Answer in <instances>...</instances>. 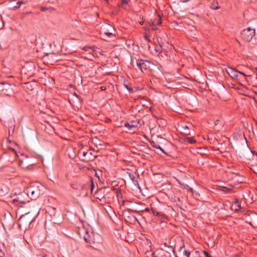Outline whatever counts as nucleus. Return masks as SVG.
<instances>
[{
  "instance_id": "13",
  "label": "nucleus",
  "mask_w": 257,
  "mask_h": 257,
  "mask_svg": "<svg viewBox=\"0 0 257 257\" xmlns=\"http://www.w3.org/2000/svg\"><path fill=\"white\" fill-rule=\"evenodd\" d=\"M152 213L153 214L158 217V219L160 221V223H164L166 222V220L167 219V216L163 214L161 212H158L157 210H155L153 208H151V209Z\"/></svg>"
},
{
  "instance_id": "10",
  "label": "nucleus",
  "mask_w": 257,
  "mask_h": 257,
  "mask_svg": "<svg viewBox=\"0 0 257 257\" xmlns=\"http://www.w3.org/2000/svg\"><path fill=\"white\" fill-rule=\"evenodd\" d=\"M254 35L255 30L252 29L250 28L243 30L241 33V36L242 38L247 42L251 41Z\"/></svg>"
},
{
  "instance_id": "36",
  "label": "nucleus",
  "mask_w": 257,
  "mask_h": 257,
  "mask_svg": "<svg viewBox=\"0 0 257 257\" xmlns=\"http://www.w3.org/2000/svg\"><path fill=\"white\" fill-rule=\"evenodd\" d=\"M100 89H101V90H104L106 89V87L105 86H101L100 87Z\"/></svg>"
},
{
  "instance_id": "28",
  "label": "nucleus",
  "mask_w": 257,
  "mask_h": 257,
  "mask_svg": "<svg viewBox=\"0 0 257 257\" xmlns=\"http://www.w3.org/2000/svg\"><path fill=\"white\" fill-rule=\"evenodd\" d=\"M126 89L130 91L131 93H133L134 92V89L133 88L128 87L127 85H124Z\"/></svg>"
},
{
  "instance_id": "35",
  "label": "nucleus",
  "mask_w": 257,
  "mask_h": 257,
  "mask_svg": "<svg viewBox=\"0 0 257 257\" xmlns=\"http://www.w3.org/2000/svg\"><path fill=\"white\" fill-rule=\"evenodd\" d=\"M84 239H85V240L86 242H88V243H91V240H90V239H88V238H87L86 237H84Z\"/></svg>"
},
{
  "instance_id": "30",
  "label": "nucleus",
  "mask_w": 257,
  "mask_h": 257,
  "mask_svg": "<svg viewBox=\"0 0 257 257\" xmlns=\"http://www.w3.org/2000/svg\"><path fill=\"white\" fill-rule=\"evenodd\" d=\"M94 188V183H93V182L92 180H91V193H93V191Z\"/></svg>"
},
{
  "instance_id": "1",
  "label": "nucleus",
  "mask_w": 257,
  "mask_h": 257,
  "mask_svg": "<svg viewBox=\"0 0 257 257\" xmlns=\"http://www.w3.org/2000/svg\"><path fill=\"white\" fill-rule=\"evenodd\" d=\"M40 209L34 208L27 212V210H24L23 208H21L20 211H18L22 214L18 220L19 228L21 229L27 230L39 215Z\"/></svg>"
},
{
  "instance_id": "42",
  "label": "nucleus",
  "mask_w": 257,
  "mask_h": 257,
  "mask_svg": "<svg viewBox=\"0 0 257 257\" xmlns=\"http://www.w3.org/2000/svg\"><path fill=\"white\" fill-rule=\"evenodd\" d=\"M140 23L141 25H142L144 24V21H141V22H140Z\"/></svg>"
},
{
  "instance_id": "26",
  "label": "nucleus",
  "mask_w": 257,
  "mask_h": 257,
  "mask_svg": "<svg viewBox=\"0 0 257 257\" xmlns=\"http://www.w3.org/2000/svg\"><path fill=\"white\" fill-rule=\"evenodd\" d=\"M167 82H168V84H169L168 85H167V84H164V85L167 87L168 88H170V89H175L176 88L174 87V86H173L171 84V83L172 82V81H166Z\"/></svg>"
},
{
  "instance_id": "41",
  "label": "nucleus",
  "mask_w": 257,
  "mask_h": 257,
  "mask_svg": "<svg viewBox=\"0 0 257 257\" xmlns=\"http://www.w3.org/2000/svg\"><path fill=\"white\" fill-rule=\"evenodd\" d=\"M74 95L76 96L77 98L79 97L78 95H77L76 93H74Z\"/></svg>"
},
{
  "instance_id": "2",
  "label": "nucleus",
  "mask_w": 257,
  "mask_h": 257,
  "mask_svg": "<svg viewBox=\"0 0 257 257\" xmlns=\"http://www.w3.org/2000/svg\"><path fill=\"white\" fill-rule=\"evenodd\" d=\"M96 152L94 150L81 149L78 152V154L81 156V161L87 162L93 161L97 157Z\"/></svg>"
},
{
  "instance_id": "37",
  "label": "nucleus",
  "mask_w": 257,
  "mask_h": 257,
  "mask_svg": "<svg viewBox=\"0 0 257 257\" xmlns=\"http://www.w3.org/2000/svg\"><path fill=\"white\" fill-rule=\"evenodd\" d=\"M219 121V120H216L215 122V125L218 124Z\"/></svg>"
},
{
  "instance_id": "21",
  "label": "nucleus",
  "mask_w": 257,
  "mask_h": 257,
  "mask_svg": "<svg viewBox=\"0 0 257 257\" xmlns=\"http://www.w3.org/2000/svg\"><path fill=\"white\" fill-rule=\"evenodd\" d=\"M182 131L184 135L186 136L191 135V133L189 131V128L187 125H185L182 126Z\"/></svg>"
},
{
  "instance_id": "12",
  "label": "nucleus",
  "mask_w": 257,
  "mask_h": 257,
  "mask_svg": "<svg viewBox=\"0 0 257 257\" xmlns=\"http://www.w3.org/2000/svg\"><path fill=\"white\" fill-rule=\"evenodd\" d=\"M114 31V29L110 25H106L101 29V34L107 36L108 37H110L113 35V32Z\"/></svg>"
},
{
  "instance_id": "19",
  "label": "nucleus",
  "mask_w": 257,
  "mask_h": 257,
  "mask_svg": "<svg viewBox=\"0 0 257 257\" xmlns=\"http://www.w3.org/2000/svg\"><path fill=\"white\" fill-rule=\"evenodd\" d=\"M184 141L190 144H194L196 143V141L193 138L191 137H186L184 139Z\"/></svg>"
},
{
  "instance_id": "43",
  "label": "nucleus",
  "mask_w": 257,
  "mask_h": 257,
  "mask_svg": "<svg viewBox=\"0 0 257 257\" xmlns=\"http://www.w3.org/2000/svg\"><path fill=\"white\" fill-rule=\"evenodd\" d=\"M24 84H29V82H25Z\"/></svg>"
},
{
  "instance_id": "24",
  "label": "nucleus",
  "mask_w": 257,
  "mask_h": 257,
  "mask_svg": "<svg viewBox=\"0 0 257 257\" xmlns=\"http://www.w3.org/2000/svg\"><path fill=\"white\" fill-rule=\"evenodd\" d=\"M34 208H39L37 207V206H36L35 205H33L30 203V207L29 208L24 207L23 209L24 210H27V212H28L29 210H31V209H34Z\"/></svg>"
},
{
  "instance_id": "31",
  "label": "nucleus",
  "mask_w": 257,
  "mask_h": 257,
  "mask_svg": "<svg viewBox=\"0 0 257 257\" xmlns=\"http://www.w3.org/2000/svg\"><path fill=\"white\" fill-rule=\"evenodd\" d=\"M204 254L205 255L206 257H212L207 251H203Z\"/></svg>"
},
{
  "instance_id": "20",
  "label": "nucleus",
  "mask_w": 257,
  "mask_h": 257,
  "mask_svg": "<svg viewBox=\"0 0 257 257\" xmlns=\"http://www.w3.org/2000/svg\"><path fill=\"white\" fill-rule=\"evenodd\" d=\"M151 146L152 147L156 148L157 149L160 150L162 152H163L164 154H166L164 150L157 143H156L154 141H152L150 142Z\"/></svg>"
},
{
  "instance_id": "14",
  "label": "nucleus",
  "mask_w": 257,
  "mask_h": 257,
  "mask_svg": "<svg viewBox=\"0 0 257 257\" xmlns=\"http://www.w3.org/2000/svg\"><path fill=\"white\" fill-rule=\"evenodd\" d=\"M137 68L140 69L142 72H144V70H146L148 67H149L150 63L148 61H145L143 60H139L137 61Z\"/></svg>"
},
{
  "instance_id": "25",
  "label": "nucleus",
  "mask_w": 257,
  "mask_h": 257,
  "mask_svg": "<svg viewBox=\"0 0 257 257\" xmlns=\"http://www.w3.org/2000/svg\"><path fill=\"white\" fill-rule=\"evenodd\" d=\"M128 2L126 0H121V4H120V7H122L123 9H125L127 5Z\"/></svg>"
},
{
  "instance_id": "27",
  "label": "nucleus",
  "mask_w": 257,
  "mask_h": 257,
  "mask_svg": "<svg viewBox=\"0 0 257 257\" xmlns=\"http://www.w3.org/2000/svg\"><path fill=\"white\" fill-rule=\"evenodd\" d=\"M128 211L129 212H136L139 213L140 212H143V210H141V209L139 210H135V209H128Z\"/></svg>"
},
{
  "instance_id": "39",
  "label": "nucleus",
  "mask_w": 257,
  "mask_h": 257,
  "mask_svg": "<svg viewBox=\"0 0 257 257\" xmlns=\"http://www.w3.org/2000/svg\"><path fill=\"white\" fill-rule=\"evenodd\" d=\"M219 8V7L217 6V7H216L215 8H214L213 9H215V10H217V9H218Z\"/></svg>"
},
{
  "instance_id": "17",
  "label": "nucleus",
  "mask_w": 257,
  "mask_h": 257,
  "mask_svg": "<svg viewBox=\"0 0 257 257\" xmlns=\"http://www.w3.org/2000/svg\"><path fill=\"white\" fill-rule=\"evenodd\" d=\"M10 86V84L6 82L1 81L0 82V93L2 92H7L8 88Z\"/></svg>"
},
{
  "instance_id": "7",
  "label": "nucleus",
  "mask_w": 257,
  "mask_h": 257,
  "mask_svg": "<svg viewBox=\"0 0 257 257\" xmlns=\"http://www.w3.org/2000/svg\"><path fill=\"white\" fill-rule=\"evenodd\" d=\"M82 50L84 52L81 53L82 57L91 61L93 60L94 56L93 53L95 51L94 47H84Z\"/></svg>"
},
{
  "instance_id": "11",
  "label": "nucleus",
  "mask_w": 257,
  "mask_h": 257,
  "mask_svg": "<svg viewBox=\"0 0 257 257\" xmlns=\"http://www.w3.org/2000/svg\"><path fill=\"white\" fill-rule=\"evenodd\" d=\"M229 83H228V85L229 87H232L234 89H238L239 91V93L244 95H246V93L247 92L248 89L247 87L241 83H237L236 84H233L232 83V81H229Z\"/></svg>"
},
{
  "instance_id": "34",
  "label": "nucleus",
  "mask_w": 257,
  "mask_h": 257,
  "mask_svg": "<svg viewBox=\"0 0 257 257\" xmlns=\"http://www.w3.org/2000/svg\"><path fill=\"white\" fill-rule=\"evenodd\" d=\"M103 70V68L101 67H100L98 68L97 72V73H99V72H100L101 71Z\"/></svg>"
},
{
  "instance_id": "40",
  "label": "nucleus",
  "mask_w": 257,
  "mask_h": 257,
  "mask_svg": "<svg viewBox=\"0 0 257 257\" xmlns=\"http://www.w3.org/2000/svg\"><path fill=\"white\" fill-rule=\"evenodd\" d=\"M145 39L146 40H148L149 41H150V40L149 39V38H148V37L147 36H145Z\"/></svg>"
},
{
  "instance_id": "15",
  "label": "nucleus",
  "mask_w": 257,
  "mask_h": 257,
  "mask_svg": "<svg viewBox=\"0 0 257 257\" xmlns=\"http://www.w3.org/2000/svg\"><path fill=\"white\" fill-rule=\"evenodd\" d=\"M126 173L128 174L131 180L133 183L134 185L135 186L139 188V189H141V188L139 186V184L138 181L136 178L135 173H133L132 172H131L130 171H127Z\"/></svg>"
},
{
  "instance_id": "22",
  "label": "nucleus",
  "mask_w": 257,
  "mask_h": 257,
  "mask_svg": "<svg viewBox=\"0 0 257 257\" xmlns=\"http://www.w3.org/2000/svg\"><path fill=\"white\" fill-rule=\"evenodd\" d=\"M24 4V3L23 1H19L17 3L16 5L14 7L11 8L12 10H16L18 9H19L22 4Z\"/></svg>"
},
{
  "instance_id": "38",
  "label": "nucleus",
  "mask_w": 257,
  "mask_h": 257,
  "mask_svg": "<svg viewBox=\"0 0 257 257\" xmlns=\"http://www.w3.org/2000/svg\"><path fill=\"white\" fill-rule=\"evenodd\" d=\"M255 74H256V79H257V68H255V71H254Z\"/></svg>"
},
{
  "instance_id": "9",
  "label": "nucleus",
  "mask_w": 257,
  "mask_h": 257,
  "mask_svg": "<svg viewBox=\"0 0 257 257\" xmlns=\"http://www.w3.org/2000/svg\"><path fill=\"white\" fill-rule=\"evenodd\" d=\"M22 158L19 159V166L23 169H27L29 167L33 165V162L27 156L21 155Z\"/></svg>"
},
{
  "instance_id": "3",
  "label": "nucleus",
  "mask_w": 257,
  "mask_h": 257,
  "mask_svg": "<svg viewBox=\"0 0 257 257\" xmlns=\"http://www.w3.org/2000/svg\"><path fill=\"white\" fill-rule=\"evenodd\" d=\"M40 188H42L41 184L39 183H35L31 185L27 190V195L31 198V199L35 200L42 193Z\"/></svg>"
},
{
  "instance_id": "29",
  "label": "nucleus",
  "mask_w": 257,
  "mask_h": 257,
  "mask_svg": "<svg viewBox=\"0 0 257 257\" xmlns=\"http://www.w3.org/2000/svg\"><path fill=\"white\" fill-rule=\"evenodd\" d=\"M184 254L186 255L187 257H189V255L190 254V251H189L188 250H184V252H183Z\"/></svg>"
},
{
  "instance_id": "32",
  "label": "nucleus",
  "mask_w": 257,
  "mask_h": 257,
  "mask_svg": "<svg viewBox=\"0 0 257 257\" xmlns=\"http://www.w3.org/2000/svg\"><path fill=\"white\" fill-rule=\"evenodd\" d=\"M9 149H10L12 152H14V153L16 155L18 156V155H17V152L16 151V150H15L14 149H13V148H9Z\"/></svg>"
},
{
  "instance_id": "23",
  "label": "nucleus",
  "mask_w": 257,
  "mask_h": 257,
  "mask_svg": "<svg viewBox=\"0 0 257 257\" xmlns=\"http://www.w3.org/2000/svg\"><path fill=\"white\" fill-rule=\"evenodd\" d=\"M196 82H197L199 84L202 85V86H201V87H202L203 89L207 90V88L208 87V85L207 83V81H204V82H203L202 83H200L199 81H196Z\"/></svg>"
},
{
  "instance_id": "8",
  "label": "nucleus",
  "mask_w": 257,
  "mask_h": 257,
  "mask_svg": "<svg viewBox=\"0 0 257 257\" xmlns=\"http://www.w3.org/2000/svg\"><path fill=\"white\" fill-rule=\"evenodd\" d=\"M142 122L143 121L141 120L136 119L132 120L130 122H125L124 126L127 128L130 133H133L142 125Z\"/></svg>"
},
{
  "instance_id": "33",
  "label": "nucleus",
  "mask_w": 257,
  "mask_h": 257,
  "mask_svg": "<svg viewBox=\"0 0 257 257\" xmlns=\"http://www.w3.org/2000/svg\"><path fill=\"white\" fill-rule=\"evenodd\" d=\"M151 208H146L145 209L143 210V211H147L148 212H152L151 211Z\"/></svg>"
},
{
  "instance_id": "45",
  "label": "nucleus",
  "mask_w": 257,
  "mask_h": 257,
  "mask_svg": "<svg viewBox=\"0 0 257 257\" xmlns=\"http://www.w3.org/2000/svg\"><path fill=\"white\" fill-rule=\"evenodd\" d=\"M228 190L229 191H230L231 190L230 189H228Z\"/></svg>"
},
{
  "instance_id": "6",
  "label": "nucleus",
  "mask_w": 257,
  "mask_h": 257,
  "mask_svg": "<svg viewBox=\"0 0 257 257\" xmlns=\"http://www.w3.org/2000/svg\"><path fill=\"white\" fill-rule=\"evenodd\" d=\"M226 71L230 77H231L232 79H236V80H238L239 79H246V77L250 76L249 75H246L243 72L234 69L230 67L227 68Z\"/></svg>"
},
{
  "instance_id": "5",
  "label": "nucleus",
  "mask_w": 257,
  "mask_h": 257,
  "mask_svg": "<svg viewBox=\"0 0 257 257\" xmlns=\"http://www.w3.org/2000/svg\"><path fill=\"white\" fill-rule=\"evenodd\" d=\"M24 197H26L27 199L28 196L26 193H21L13 200V203L15 204L18 207V211H20L21 208L24 209V207H30V201L24 199Z\"/></svg>"
},
{
  "instance_id": "4",
  "label": "nucleus",
  "mask_w": 257,
  "mask_h": 257,
  "mask_svg": "<svg viewBox=\"0 0 257 257\" xmlns=\"http://www.w3.org/2000/svg\"><path fill=\"white\" fill-rule=\"evenodd\" d=\"M112 193L108 191V189L106 188H101L96 190L94 194V197L96 199L103 202L108 201L107 199L111 197Z\"/></svg>"
},
{
  "instance_id": "44",
  "label": "nucleus",
  "mask_w": 257,
  "mask_h": 257,
  "mask_svg": "<svg viewBox=\"0 0 257 257\" xmlns=\"http://www.w3.org/2000/svg\"><path fill=\"white\" fill-rule=\"evenodd\" d=\"M70 87H72V85L71 84L69 85Z\"/></svg>"
},
{
  "instance_id": "18",
  "label": "nucleus",
  "mask_w": 257,
  "mask_h": 257,
  "mask_svg": "<svg viewBox=\"0 0 257 257\" xmlns=\"http://www.w3.org/2000/svg\"><path fill=\"white\" fill-rule=\"evenodd\" d=\"M161 19L160 18H158L156 21H154L153 23H152V29L153 30H156L157 29V28L155 27V26L156 25H161Z\"/></svg>"
},
{
  "instance_id": "16",
  "label": "nucleus",
  "mask_w": 257,
  "mask_h": 257,
  "mask_svg": "<svg viewBox=\"0 0 257 257\" xmlns=\"http://www.w3.org/2000/svg\"><path fill=\"white\" fill-rule=\"evenodd\" d=\"M231 209L237 212L241 209V204L238 200L236 199L231 206Z\"/></svg>"
}]
</instances>
